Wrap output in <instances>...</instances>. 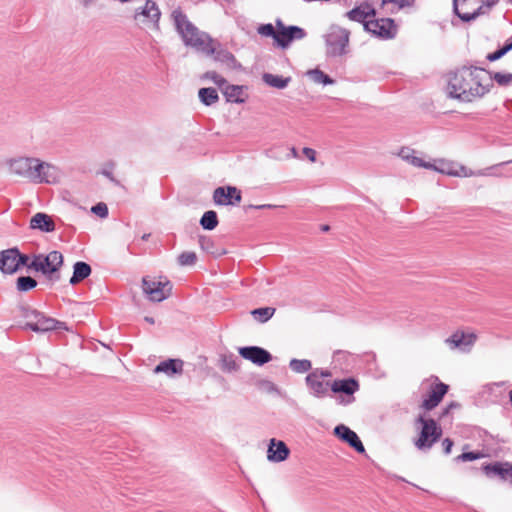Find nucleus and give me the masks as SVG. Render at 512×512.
<instances>
[{
    "label": "nucleus",
    "mask_w": 512,
    "mask_h": 512,
    "mask_svg": "<svg viewBox=\"0 0 512 512\" xmlns=\"http://www.w3.org/2000/svg\"><path fill=\"white\" fill-rule=\"evenodd\" d=\"M311 375L318 376L319 379L325 380L326 378H330L332 376V373L328 369H320L316 368L310 372Z\"/></svg>",
    "instance_id": "864d4df0"
},
{
    "label": "nucleus",
    "mask_w": 512,
    "mask_h": 512,
    "mask_svg": "<svg viewBox=\"0 0 512 512\" xmlns=\"http://www.w3.org/2000/svg\"><path fill=\"white\" fill-rule=\"evenodd\" d=\"M447 175L457 177H469L473 175L472 171H469L465 166H460L457 171H445Z\"/></svg>",
    "instance_id": "8fccbe9b"
},
{
    "label": "nucleus",
    "mask_w": 512,
    "mask_h": 512,
    "mask_svg": "<svg viewBox=\"0 0 512 512\" xmlns=\"http://www.w3.org/2000/svg\"><path fill=\"white\" fill-rule=\"evenodd\" d=\"M290 455V449L282 440L270 439L267 449V459L273 463L285 461Z\"/></svg>",
    "instance_id": "2eb2a0df"
},
{
    "label": "nucleus",
    "mask_w": 512,
    "mask_h": 512,
    "mask_svg": "<svg viewBox=\"0 0 512 512\" xmlns=\"http://www.w3.org/2000/svg\"><path fill=\"white\" fill-rule=\"evenodd\" d=\"M502 465V463L498 462L494 464H488L483 467V471L488 477L498 476V474H501Z\"/></svg>",
    "instance_id": "79ce46f5"
},
{
    "label": "nucleus",
    "mask_w": 512,
    "mask_h": 512,
    "mask_svg": "<svg viewBox=\"0 0 512 512\" xmlns=\"http://www.w3.org/2000/svg\"><path fill=\"white\" fill-rule=\"evenodd\" d=\"M33 163L34 157H18L10 160L9 169L12 174L30 181Z\"/></svg>",
    "instance_id": "6ab92c4d"
},
{
    "label": "nucleus",
    "mask_w": 512,
    "mask_h": 512,
    "mask_svg": "<svg viewBox=\"0 0 512 512\" xmlns=\"http://www.w3.org/2000/svg\"><path fill=\"white\" fill-rule=\"evenodd\" d=\"M364 29L381 39H392L397 33V26L391 18H381L364 22Z\"/></svg>",
    "instance_id": "9b49d317"
},
{
    "label": "nucleus",
    "mask_w": 512,
    "mask_h": 512,
    "mask_svg": "<svg viewBox=\"0 0 512 512\" xmlns=\"http://www.w3.org/2000/svg\"><path fill=\"white\" fill-rule=\"evenodd\" d=\"M199 223L204 230L215 229L219 223L217 213L214 210L204 212Z\"/></svg>",
    "instance_id": "2f4dec72"
},
{
    "label": "nucleus",
    "mask_w": 512,
    "mask_h": 512,
    "mask_svg": "<svg viewBox=\"0 0 512 512\" xmlns=\"http://www.w3.org/2000/svg\"><path fill=\"white\" fill-rule=\"evenodd\" d=\"M262 79L267 85L277 89H284L291 81L290 77H283L271 73H264Z\"/></svg>",
    "instance_id": "cd10ccee"
},
{
    "label": "nucleus",
    "mask_w": 512,
    "mask_h": 512,
    "mask_svg": "<svg viewBox=\"0 0 512 512\" xmlns=\"http://www.w3.org/2000/svg\"><path fill=\"white\" fill-rule=\"evenodd\" d=\"M431 169H434V170H436V171H439V172H441V173H445V174H446V172H445V171H456L455 169H452V168H450V167H448V168H443V167H442V168H439V167H436V166H434V165H433V167H432Z\"/></svg>",
    "instance_id": "052dcab7"
},
{
    "label": "nucleus",
    "mask_w": 512,
    "mask_h": 512,
    "mask_svg": "<svg viewBox=\"0 0 512 512\" xmlns=\"http://www.w3.org/2000/svg\"><path fill=\"white\" fill-rule=\"evenodd\" d=\"M161 18V11L153 0H146L145 5L136 9L134 13V20L143 28L159 30V21Z\"/></svg>",
    "instance_id": "1a4fd4ad"
},
{
    "label": "nucleus",
    "mask_w": 512,
    "mask_h": 512,
    "mask_svg": "<svg viewBox=\"0 0 512 512\" xmlns=\"http://www.w3.org/2000/svg\"><path fill=\"white\" fill-rule=\"evenodd\" d=\"M376 15L375 9L367 2L361 3L359 6L353 8L346 13V16L356 22L363 23L367 22L368 17H374Z\"/></svg>",
    "instance_id": "4be33fe9"
},
{
    "label": "nucleus",
    "mask_w": 512,
    "mask_h": 512,
    "mask_svg": "<svg viewBox=\"0 0 512 512\" xmlns=\"http://www.w3.org/2000/svg\"><path fill=\"white\" fill-rule=\"evenodd\" d=\"M198 242L201 249L208 254H211L215 257L225 254V251L217 248L212 238L208 236H200Z\"/></svg>",
    "instance_id": "c756f323"
},
{
    "label": "nucleus",
    "mask_w": 512,
    "mask_h": 512,
    "mask_svg": "<svg viewBox=\"0 0 512 512\" xmlns=\"http://www.w3.org/2000/svg\"><path fill=\"white\" fill-rule=\"evenodd\" d=\"M307 74L315 83H321L323 85H332L335 83L329 75L319 69L309 70Z\"/></svg>",
    "instance_id": "f704fd0d"
},
{
    "label": "nucleus",
    "mask_w": 512,
    "mask_h": 512,
    "mask_svg": "<svg viewBox=\"0 0 512 512\" xmlns=\"http://www.w3.org/2000/svg\"><path fill=\"white\" fill-rule=\"evenodd\" d=\"M329 229H330L329 225H322L321 226V230L324 231V232L328 231Z\"/></svg>",
    "instance_id": "0e129e2a"
},
{
    "label": "nucleus",
    "mask_w": 512,
    "mask_h": 512,
    "mask_svg": "<svg viewBox=\"0 0 512 512\" xmlns=\"http://www.w3.org/2000/svg\"><path fill=\"white\" fill-rule=\"evenodd\" d=\"M222 92L223 95L226 98L227 102H234V103H242L243 99H241L242 95V87L238 85H229L226 83V85L223 86Z\"/></svg>",
    "instance_id": "bb28decb"
},
{
    "label": "nucleus",
    "mask_w": 512,
    "mask_h": 512,
    "mask_svg": "<svg viewBox=\"0 0 512 512\" xmlns=\"http://www.w3.org/2000/svg\"><path fill=\"white\" fill-rule=\"evenodd\" d=\"M198 96L200 101L206 106H211L219 100L216 89L212 87L199 89Z\"/></svg>",
    "instance_id": "7c9ffc66"
},
{
    "label": "nucleus",
    "mask_w": 512,
    "mask_h": 512,
    "mask_svg": "<svg viewBox=\"0 0 512 512\" xmlns=\"http://www.w3.org/2000/svg\"><path fill=\"white\" fill-rule=\"evenodd\" d=\"M416 423L422 425L419 438L414 444L419 450L430 449L436 443L441 435L442 429L437 425L434 419H426L423 415H419Z\"/></svg>",
    "instance_id": "0eeeda50"
},
{
    "label": "nucleus",
    "mask_w": 512,
    "mask_h": 512,
    "mask_svg": "<svg viewBox=\"0 0 512 512\" xmlns=\"http://www.w3.org/2000/svg\"><path fill=\"white\" fill-rule=\"evenodd\" d=\"M205 79L212 80L220 89L226 85L227 81L215 71H208L203 76Z\"/></svg>",
    "instance_id": "37998d69"
},
{
    "label": "nucleus",
    "mask_w": 512,
    "mask_h": 512,
    "mask_svg": "<svg viewBox=\"0 0 512 512\" xmlns=\"http://www.w3.org/2000/svg\"><path fill=\"white\" fill-rule=\"evenodd\" d=\"M239 354L242 358L258 366H262L272 360L271 353L259 346L241 347L239 348Z\"/></svg>",
    "instance_id": "4468645a"
},
{
    "label": "nucleus",
    "mask_w": 512,
    "mask_h": 512,
    "mask_svg": "<svg viewBox=\"0 0 512 512\" xmlns=\"http://www.w3.org/2000/svg\"><path fill=\"white\" fill-rule=\"evenodd\" d=\"M114 162H109L105 168L102 169L101 174L108 178L115 185H119V181L114 177L112 169L114 168Z\"/></svg>",
    "instance_id": "49530a36"
},
{
    "label": "nucleus",
    "mask_w": 512,
    "mask_h": 512,
    "mask_svg": "<svg viewBox=\"0 0 512 512\" xmlns=\"http://www.w3.org/2000/svg\"><path fill=\"white\" fill-rule=\"evenodd\" d=\"M490 80H494L500 86L512 84V73L494 72L490 74Z\"/></svg>",
    "instance_id": "e433bc0d"
},
{
    "label": "nucleus",
    "mask_w": 512,
    "mask_h": 512,
    "mask_svg": "<svg viewBox=\"0 0 512 512\" xmlns=\"http://www.w3.org/2000/svg\"><path fill=\"white\" fill-rule=\"evenodd\" d=\"M289 367L292 371L296 373H305L311 370L312 363L310 360L307 359H292L289 363Z\"/></svg>",
    "instance_id": "c9c22d12"
},
{
    "label": "nucleus",
    "mask_w": 512,
    "mask_h": 512,
    "mask_svg": "<svg viewBox=\"0 0 512 512\" xmlns=\"http://www.w3.org/2000/svg\"><path fill=\"white\" fill-rule=\"evenodd\" d=\"M91 211L101 218L108 216V207L105 203L100 202L91 208Z\"/></svg>",
    "instance_id": "de8ad7c7"
},
{
    "label": "nucleus",
    "mask_w": 512,
    "mask_h": 512,
    "mask_svg": "<svg viewBox=\"0 0 512 512\" xmlns=\"http://www.w3.org/2000/svg\"><path fill=\"white\" fill-rule=\"evenodd\" d=\"M349 30L337 25H332L325 35L327 55L336 57L346 54V47L349 43Z\"/></svg>",
    "instance_id": "6e6552de"
},
{
    "label": "nucleus",
    "mask_w": 512,
    "mask_h": 512,
    "mask_svg": "<svg viewBox=\"0 0 512 512\" xmlns=\"http://www.w3.org/2000/svg\"><path fill=\"white\" fill-rule=\"evenodd\" d=\"M184 362L181 359H167L160 362L155 368L154 373H165L168 376L182 374Z\"/></svg>",
    "instance_id": "5701e85b"
},
{
    "label": "nucleus",
    "mask_w": 512,
    "mask_h": 512,
    "mask_svg": "<svg viewBox=\"0 0 512 512\" xmlns=\"http://www.w3.org/2000/svg\"><path fill=\"white\" fill-rule=\"evenodd\" d=\"M62 265V253L54 250L47 255L34 254L29 265V270L41 272L49 280L58 281L60 279L58 272Z\"/></svg>",
    "instance_id": "39448f33"
},
{
    "label": "nucleus",
    "mask_w": 512,
    "mask_h": 512,
    "mask_svg": "<svg viewBox=\"0 0 512 512\" xmlns=\"http://www.w3.org/2000/svg\"><path fill=\"white\" fill-rule=\"evenodd\" d=\"M213 201L216 205L232 204V193L228 191V186L217 187L213 192Z\"/></svg>",
    "instance_id": "c85d7f7f"
},
{
    "label": "nucleus",
    "mask_w": 512,
    "mask_h": 512,
    "mask_svg": "<svg viewBox=\"0 0 512 512\" xmlns=\"http://www.w3.org/2000/svg\"><path fill=\"white\" fill-rule=\"evenodd\" d=\"M277 37L275 42L281 48H287L294 40H301L305 38L306 31L299 26H285L281 20L276 21Z\"/></svg>",
    "instance_id": "f8f14e48"
},
{
    "label": "nucleus",
    "mask_w": 512,
    "mask_h": 512,
    "mask_svg": "<svg viewBox=\"0 0 512 512\" xmlns=\"http://www.w3.org/2000/svg\"><path fill=\"white\" fill-rule=\"evenodd\" d=\"M276 309L273 307H261L251 311V315L260 323H265L272 318Z\"/></svg>",
    "instance_id": "473e14b6"
},
{
    "label": "nucleus",
    "mask_w": 512,
    "mask_h": 512,
    "mask_svg": "<svg viewBox=\"0 0 512 512\" xmlns=\"http://www.w3.org/2000/svg\"><path fill=\"white\" fill-rule=\"evenodd\" d=\"M16 256L18 248L11 247L0 251V271L6 275H12L18 272Z\"/></svg>",
    "instance_id": "f3484780"
},
{
    "label": "nucleus",
    "mask_w": 512,
    "mask_h": 512,
    "mask_svg": "<svg viewBox=\"0 0 512 512\" xmlns=\"http://www.w3.org/2000/svg\"><path fill=\"white\" fill-rule=\"evenodd\" d=\"M37 286V281L31 276H20L16 280V289L19 292H27Z\"/></svg>",
    "instance_id": "72a5a7b5"
},
{
    "label": "nucleus",
    "mask_w": 512,
    "mask_h": 512,
    "mask_svg": "<svg viewBox=\"0 0 512 512\" xmlns=\"http://www.w3.org/2000/svg\"><path fill=\"white\" fill-rule=\"evenodd\" d=\"M415 151L410 148H402L399 152V156L416 167H423L426 169H431L433 165L431 163L425 162L421 158L414 155Z\"/></svg>",
    "instance_id": "393cba45"
},
{
    "label": "nucleus",
    "mask_w": 512,
    "mask_h": 512,
    "mask_svg": "<svg viewBox=\"0 0 512 512\" xmlns=\"http://www.w3.org/2000/svg\"><path fill=\"white\" fill-rule=\"evenodd\" d=\"M17 309L20 316L26 319L24 329H30L37 333H44L51 330H68L65 322L48 317L28 304H20Z\"/></svg>",
    "instance_id": "20e7f679"
},
{
    "label": "nucleus",
    "mask_w": 512,
    "mask_h": 512,
    "mask_svg": "<svg viewBox=\"0 0 512 512\" xmlns=\"http://www.w3.org/2000/svg\"><path fill=\"white\" fill-rule=\"evenodd\" d=\"M303 154L311 161H316V151L312 148L305 147L303 148Z\"/></svg>",
    "instance_id": "4d7b16f0"
},
{
    "label": "nucleus",
    "mask_w": 512,
    "mask_h": 512,
    "mask_svg": "<svg viewBox=\"0 0 512 512\" xmlns=\"http://www.w3.org/2000/svg\"><path fill=\"white\" fill-rule=\"evenodd\" d=\"M502 51L506 54L508 53L509 51L512 50V39H509L508 41H506V43L504 44L503 47H501Z\"/></svg>",
    "instance_id": "bf43d9fd"
},
{
    "label": "nucleus",
    "mask_w": 512,
    "mask_h": 512,
    "mask_svg": "<svg viewBox=\"0 0 512 512\" xmlns=\"http://www.w3.org/2000/svg\"><path fill=\"white\" fill-rule=\"evenodd\" d=\"M142 289L151 301L161 302L171 294L172 285L169 281L161 282L143 278Z\"/></svg>",
    "instance_id": "ddd939ff"
},
{
    "label": "nucleus",
    "mask_w": 512,
    "mask_h": 512,
    "mask_svg": "<svg viewBox=\"0 0 512 512\" xmlns=\"http://www.w3.org/2000/svg\"><path fill=\"white\" fill-rule=\"evenodd\" d=\"M228 191L230 193H232V204L231 205H235V204H238L241 202V200H242L241 191L238 188H236L235 186H228Z\"/></svg>",
    "instance_id": "3c124183"
},
{
    "label": "nucleus",
    "mask_w": 512,
    "mask_h": 512,
    "mask_svg": "<svg viewBox=\"0 0 512 512\" xmlns=\"http://www.w3.org/2000/svg\"><path fill=\"white\" fill-rule=\"evenodd\" d=\"M214 56V60L217 62H221L227 65L230 68L236 67V58L235 56L226 49H217L214 45V52L212 54Z\"/></svg>",
    "instance_id": "a878e982"
},
{
    "label": "nucleus",
    "mask_w": 512,
    "mask_h": 512,
    "mask_svg": "<svg viewBox=\"0 0 512 512\" xmlns=\"http://www.w3.org/2000/svg\"><path fill=\"white\" fill-rule=\"evenodd\" d=\"M499 0H454V13L463 21L470 22L489 13Z\"/></svg>",
    "instance_id": "423d86ee"
},
{
    "label": "nucleus",
    "mask_w": 512,
    "mask_h": 512,
    "mask_svg": "<svg viewBox=\"0 0 512 512\" xmlns=\"http://www.w3.org/2000/svg\"><path fill=\"white\" fill-rule=\"evenodd\" d=\"M258 388L267 394H279V388L270 380L263 379L258 381Z\"/></svg>",
    "instance_id": "ea45409f"
},
{
    "label": "nucleus",
    "mask_w": 512,
    "mask_h": 512,
    "mask_svg": "<svg viewBox=\"0 0 512 512\" xmlns=\"http://www.w3.org/2000/svg\"><path fill=\"white\" fill-rule=\"evenodd\" d=\"M197 261V255L195 252H183L178 256V263L181 266H192Z\"/></svg>",
    "instance_id": "4c0bfd02"
},
{
    "label": "nucleus",
    "mask_w": 512,
    "mask_h": 512,
    "mask_svg": "<svg viewBox=\"0 0 512 512\" xmlns=\"http://www.w3.org/2000/svg\"><path fill=\"white\" fill-rule=\"evenodd\" d=\"M221 368L227 372L237 371L239 366L233 355L223 356L221 359Z\"/></svg>",
    "instance_id": "58836bf2"
},
{
    "label": "nucleus",
    "mask_w": 512,
    "mask_h": 512,
    "mask_svg": "<svg viewBox=\"0 0 512 512\" xmlns=\"http://www.w3.org/2000/svg\"><path fill=\"white\" fill-rule=\"evenodd\" d=\"M486 70L463 66L447 75V96L469 103L489 92L492 83H484Z\"/></svg>",
    "instance_id": "f257e3e1"
},
{
    "label": "nucleus",
    "mask_w": 512,
    "mask_h": 512,
    "mask_svg": "<svg viewBox=\"0 0 512 512\" xmlns=\"http://www.w3.org/2000/svg\"><path fill=\"white\" fill-rule=\"evenodd\" d=\"M477 339L476 334H465L463 331H456L450 337L445 339V343L450 349L460 348L463 351H469Z\"/></svg>",
    "instance_id": "dca6fc26"
},
{
    "label": "nucleus",
    "mask_w": 512,
    "mask_h": 512,
    "mask_svg": "<svg viewBox=\"0 0 512 512\" xmlns=\"http://www.w3.org/2000/svg\"><path fill=\"white\" fill-rule=\"evenodd\" d=\"M483 457V454L478 451L463 452L457 456L456 460L461 462L474 461Z\"/></svg>",
    "instance_id": "c03bdc74"
},
{
    "label": "nucleus",
    "mask_w": 512,
    "mask_h": 512,
    "mask_svg": "<svg viewBox=\"0 0 512 512\" xmlns=\"http://www.w3.org/2000/svg\"><path fill=\"white\" fill-rule=\"evenodd\" d=\"M144 320L149 323V324H154L155 323V320L153 317H150V316H145Z\"/></svg>",
    "instance_id": "680f3d73"
},
{
    "label": "nucleus",
    "mask_w": 512,
    "mask_h": 512,
    "mask_svg": "<svg viewBox=\"0 0 512 512\" xmlns=\"http://www.w3.org/2000/svg\"><path fill=\"white\" fill-rule=\"evenodd\" d=\"M450 410H451L450 407L447 406L445 409H443L440 417H444V416L448 415Z\"/></svg>",
    "instance_id": "e2e57ef3"
},
{
    "label": "nucleus",
    "mask_w": 512,
    "mask_h": 512,
    "mask_svg": "<svg viewBox=\"0 0 512 512\" xmlns=\"http://www.w3.org/2000/svg\"><path fill=\"white\" fill-rule=\"evenodd\" d=\"M448 407H450V409L456 408V407H458V404L452 402L451 404L448 405Z\"/></svg>",
    "instance_id": "69168bd1"
},
{
    "label": "nucleus",
    "mask_w": 512,
    "mask_h": 512,
    "mask_svg": "<svg viewBox=\"0 0 512 512\" xmlns=\"http://www.w3.org/2000/svg\"><path fill=\"white\" fill-rule=\"evenodd\" d=\"M508 395H509V401H510V403L512 405V389L509 391Z\"/></svg>",
    "instance_id": "338daca9"
},
{
    "label": "nucleus",
    "mask_w": 512,
    "mask_h": 512,
    "mask_svg": "<svg viewBox=\"0 0 512 512\" xmlns=\"http://www.w3.org/2000/svg\"><path fill=\"white\" fill-rule=\"evenodd\" d=\"M414 2L415 0H382L383 5L392 3L395 4L400 9L410 7L414 4Z\"/></svg>",
    "instance_id": "09e8293b"
},
{
    "label": "nucleus",
    "mask_w": 512,
    "mask_h": 512,
    "mask_svg": "<svg viewBox=\"0 0 512 512\" xmlns=\"http://www.w3.org/2000/svg\"><path fill=\"white\" fill-rule=\"evenodd\" d=\"M505 55V53L502 51V49H498L496 50L495 52L493 53H489L486 58L487 60L491 61V62H494L496 60H499L500 58H502L503 56Z\"/></svg>",
    "instance_id": "5fc2aeb1"
},
{
    "label": "nucleus",
    "mask_w": 512,
    "mask_h": 512,
    "mask_svg": "<svg viewBox=\"0 0 512 512\" xmlns=\"http://www.w3.org/2000/svg\"><path fill=\"white\" fill-rule=\"evenodd\" d=\"M92 272L91 266L83 261H78L73 265V274L69 283L76 285L90 276Z\"/></svg>",
    "instance_id": "b1692460"
},
{
    "label": "nucleus",
    "mask_w": 512,
    "mask_h": 512,
    "mask_svg": "<svg viewBox=\"0 0 512 512\" xmlns=\"http://www.w3.org/2000/svg\"><path fill=\"white\" fill-rule=\"evenodd\" d=\"M176 30L181 35L186 46H190L198 52L211 56L214 52V40L205 32L200 31L180 8L171 14Z\"/></svg>",
    "instance_id": "7ed1b4c3"
},
{
    "label": "nucleus",
    "mask_w": 512,
    "mask_h": 512,
    "mask_svg": "<svg viewBox=\"0 0 512 512\" xmlns=\"http://www.w3.org/2000/svg\"><path fill=\"white\" fill-rule=\"evenodd\" d=\"M16 261H17V267H18V271H19L21 267H27V269H29V265H30V262L32 261V258H30V256L27 254L21 253L20 250L18 249V256H16Z\"/></svg>",
    "instance_id": "a18cd8bd"
},
{
    "label": "nucleus",
    "mask_w": 512,
    "mask_h": 512,
    "mask_svg": "<svg viewBox=\"0 0 512 512\" xmlns=\"http://www.w3.org/2000/svg\"><path fill=\"white\" fill-rule=\"evenodd\" d=\"M442 446L444 453L449 454L453 446V441L450 438H445L442 442Z\"/></svg>",
    "instance_id": "13d9d810"
},
{
    "label": "nucleus",
    "mask_w": 512,
    "mask_h": 512,
    "mask_svg": "<svg viewBox=\"0 0 512 512\" xmlns=\"http://www.w3.org/2000/svg\"><path fill=\"white\" fill-rule=\"evenodd\" d=\"M334 434L342 441L348 443L358 453H364L365 448L358 435L349 427L340 424L334 428Z\"/></svg>",
    "instance_id": "a211bd4d"
},
{
    "label": "nucleus",
    "mask_w": 512,
    "mask_h": 512,
    "mask_svg": "<svg viewBox=\"0 0 512 512\" xmlns=\"http://www.w3.org/2000/svg\"><path fill=\"white\" fill-rule=\"evenodd\" d=\"M278 207L277 205H273V204H261V205H253V204H250V205H247L244 207L245 211H247L248 209H258V210H261V209H272V208H276Z\"/></svg>",
    "instance_id": "6e6d98bb"
},
{
    "label": "nucleus",
    "mask_w": 512,
    "mask_h": 512,
    "mask_svg": "<svg viewBox=\"0 0 512 512\" xmlns=\"http://www.w3.org/2000/svg\"><path fill=\"white\" fill-rule=\"evenodd\" d=\"M31 172L30 182L36 184H55L59 182L61 176L60 170L56 166L38 158H34Z\"/></svg>",
    "instance_id": "9d476101"
},
{
    "label": "nucleus",
    "mask_w": 512,
    "mask_h": 512,
    "mask_svg": "<svg viewBox=\"0 0 512 512\" xmlns=\"http://www.w3.org/2000/svg\"><path fill=\"white\" fill-rule=\"evenodd\" d=\"M305 384L310 394L318 399L328 397L329 391L336 394H344L346 397L342 395L337 397V403L344 406L354 402L355 397L353 395L359 390L358 381L352 377L329 382L309 373L305 378Z\"/></svg>",
    "instance_id": "f03ea898"
},
{
    "label": "nucleus",
    "mask_w": 512,
    "mask_h": 512,
    "mask_svg": "<svg viewBox=\"0 0 512 512\" xmlns=\"http://www.w3.org/2000/svg\"><path fill=\"white\" fill-rule=\"evenodd\" d=\"M448 385L440 382L430 392L428 397L423 400L422 407L430 411L434 409L443 399L445 394L448 392Z\"/></svg>",
    "instance_id": "aec40b11"
},
{
    "label": "nucleus",
    "mask_w": 512,
    "mask_h": 512,
    "mask_svg": "<svg viewBox=\"0 0 512 512\" xmlns=\"http://www.w3.org/2000/svg\"><path fill=\"white\" fill-rule=\"evenodd\" d=\"M30 228L49 233L55 230V223L48 214L38 212L30 219Z\"/></svg>",
    "instance_id": "412c9836"
},
{
    "label": "nucleus",
    "mask_w": 512,
    "mask_h": 512,
    "mask_svg": "<svg viewBox=\"0 0 512 512\" xmlns=\"http://www.w3.org/2000/svg\"><path fill=\"white\" fill-rule=\"evenodd\" d=\"M498 477L504 480L510 479L512 481V465H509L508 463L503 464L501 474H498Z\"/></svg>",
    "instance_id": "603ef678"
},
{
    "label": "nucleus",
    "mask_w": 512,
    "mask_h": 512,
    "mask_svg": "<svg viewBox=\"0 0 512 512\" xmlns=\"http://www.w3.org/2000/svg\"><path fill=\"white\" fill-rule=\"evenodd\" d=\"M258 33L262 36L272 37L275 40L277 37V30L273 27L272 24H262L257 29Z\"/></svg>",
    "instance_id": "a19ab883"
},
{
    "label": "nucleus",
    "mask_w": 512,
    "mask_h": 512,
    "mask_svg": "<svg viewBox=\"0 0 512 512\" xmlns=\"http://www.w3.org/2000/svg\"><path fill=\"white\" fill-rule=\"evenodd\" d=\"M342 353H343V352H342L341 350H338V351H336V352L334 353V355L336 356V355H340V354H342Z\"/></svg>",
    "instance_id": "774afa93"
}]
</instances>
